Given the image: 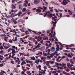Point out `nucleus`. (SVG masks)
Listing matches in <instances>:
<instances>
[{
	"label": "nucleus",
	"mask_w": 75,
	"mask_h": 75,
	"mask_svg": "<svg viewBox=\"0 0 75 75\" xmlns=\"http://www.w3.org/2000/svg\"><path fill=\"white\" fill-rule=\"evenodd\" d=\"M56 46L57 47V48H59V45H56Z\"/></svg>",
	"instance_id": "nucleus-53"
},
{
	"label": "nucleus",
	"mask_w": 75,
	"mask_h": 75,
	"mask_svg": "<svg viewBox=\"0 0 75 75\" xmlns=\"http://www.w3.org/2000/svg\"><path fill=\"white\" fill-rule=\"evenodd\" d=\"M3 52H4V51L3 50H1L0 51V54H2Z\"/></svg>",
	"instance_id": "nucleus-40"
},
{
	"label": "nucleus",
	"mask_w": 75,
	"mask_h": 75,
	"mask_svg": "<svg viewBox=\"0 0 75 75\" xmlns=\"http://www.w3.org/2000/svg\"><path fill=\"white\" fill-rule=\"evenodd\" d=\"M44 56H45V57H46L47 55V53H45V54H44Z\"/></svg>",
	"instance_id": "nucleus-60"
},
{
	"label": "nucleus",
	"mask_w": 75,
	"mask_h": 75,
	"mask_svg": "<svg viewBox=\"0 0 75 75\" xmlns=\"http://www.w3.org/2000/svg\"><path fill=\"white\" fill-rule=\"evenodd\" d=\"M40 37H41V36H39L38 37L36 36L35 37V39H37L38 38H39Z\"/></svg>",
	"instance_id": "nucleus-21"
},
{
	"label": "nucleus",
	"mask_w": 75,
	"mask_h": 75,
	"mask_svg": "<svg viewBox=\"0 0 75 75\" xmlns=\"http://www.w3.org/2000/svg\"><path fill=\"white\" fill-rule=\"evenodd\" d=\"M51 33H49V37H50L51 35Z\"/></svg>",
	"instance_id": "nucleus-62"
},
{
	"label": "nucleus",
	"mask_w": 75,
	"mask_h": 75,
	"mask_svg": "<svg viewBox=\"0 0 75 75\" xmlns=\"http://www.w3.org/2000/svg\"><path fill=\"white\" fill-rule=\"evenodd\" d=\"M18 61H19V60H16L15 61V62L16 63H17V62H18Z\"/></svg>",
	"instance_id": "nucleus-63"
},
{
	"label": "nucleus",
	"mask_w": 75,
	"mask_h": 75,
	"mask_svg": "<svg viewBox=\"0 0 75 75\" xmlns=\"http://www.w3.org/2000/svg\"><path fill=\"white\" fill-rule=\"evenodd\" d=\"M17 37H15V40H13V41H17Z\"/></svg>",
	"instance_id": "nucleus-28"
},
{
	"label": "nucleus",
	"mask_w": 75,
	"mask_h": 75,
	"mask_svg": "<svg viewBox=\"0 0 75 75\" xmlns=\"http://www.w3.org/2000/svg\"><path fill=\"white\" fill-rule=\"evenodd\" d=\"M54 62H55L54 61H52L51 62L50 64H54Z\"/></svg>",
	"instance_id": "nucleus-34"
},
{
	"label": "nucleus",
	"mask_w": 75,
	"mask_h": 75,
	"mask_svg": "<svg viewBox=\"0 0 75 75\" xmlns=\"http://www.w3.org/2000/svg\"><path fill=\"white\" fill-rule=\"evenodd\" d=\"M43 8H44V10H47V7H46L45 6H43Z\"/></svg>",
	"instance_id": "nucleus-54"
},
{
	"label": "nucleus",
	"mask_w": 75,
	"mask_h": 75,
	"mask_svg": "<svg viewBox=\"0 0 75 75\" xmlns=\"http://www.w3.org/2000/svg\"><path fill=\"white\" fill-rule=\"evenodd\" d=\"M35 48H40V46L38 45H37L35 47Z\"/></svg>",
	"instance_id": "nucleus-31"
},
{
	"label": "nucleus",
	"mask_w": 75,
	"mask_h": 75,
	"mask_svg": "<svg viewBox=\"0 0 75 75\" xmlns=\"http://www.w3.org/2000/svg\"><path fill=\"white\" fill-rule=\"evenodd\" d=\"M22 5H20L19 6V9H21V6Z\"/></svg>",
	"instance_id": "nucleus-36"
},
{
	"label": "nucleus",
	"mask_w": 75,
	"mask_h": 75,
	"mask_svg": "<svg viewBox=\"0 0 75 75\" xmlns=\"http://www.w3.org/2000/svg\"><path fill=\"white\" fill-rule=\"evenodd\" d=\"M3 64H0V67H3Z\"/></svg>",
	"instance_id": "nucleus-38"
},
{
	"label": "nucleus",
	"mask_w": 75,
	"mask_h": 75,
	"mask_svg": "<svg viewBox=\"0 0 75 75\" xmlns=\"http://www.w3.org/2000/svg\"><path fill=\"white\" fill-rule=\"evenodd\" d=\"M4 35L2 34L0 35L1 37H6V35L5 34H4Z\"/></svg>",
	"instance_id": "nucleus-22"
},
{
	"label": "nucleus",
	"mask_w": 75,
	"mask_h": 75,
	"mask_svg": "<svg viewBox=\"0 0 75 75\" xmlns=\"http://www.w3.org/2000/svg\"><path fill=\"white\" fill-rule=\"evenodd\" d=\"M24 2L25 3L23 4V6H25V7H27V6L28 5V1L27 0H25Z\"/></svg>",
	"instance_id": "nucleus-2"
},
{
	"label": "nucleus",
	"mask_w": 75,
	"mask_h": 75,
	"mask_svg": "<svg viewBox=\"0 0 75 75\" xmlns=\"http://www.w3.org/2000/svg\"><path fill=\"white\" fill-rule=\"evenodd\" d=\"M62 13H59V15H60V18H61V17H62Z\"/></svg>",
	"instance_id": "nucleus-27"
},
{
	"label": "nucleus",
	"mask_w": 75,
	"mask_h": 75,
	"mask_svg": "<svg viewBox=\"0 0 75 75\" xmlns=\"http://www.w3.org/2000/svg\"><path fill=\"white\" fill-rule=\"evenodd\" d=\"M62 49H63V47H60V48L59 47V50H62Z\"/></svg>",
	"instance_id": "nucleus-58"
},
{
	"label": "nucleus",
	"mask_w": 75,
	"mask_h": 75,
	"mask_svg": "<svg viewBox=\"0 0 75 75\" xmlns=\"http://www.w3.org/2000/svg\"><path fill=\"white\" fill-rule=\"evenodd\" d=\"M70 63L72 64H74V62H73V61H72V59H71L70 60Z\"/></svg>",
	"instance_id": "nucleus-18"
},
{
	"label": "nucleus",
	"mask_w": 75,
	"mask_h": 75,
	"mask_svg": "<svg viewBox=\"0 0 75 75\" xmlns=\"http://www.w3.org/2000/svg\"><path fill=\"white\" fill-rule=\"evenodd\" d=\"M0 74H1V75H4V74H3V73L1 72H0Z\"/></svg>",
	"instance_id": "nucleus-64"
},
{
	"label": "nucleus",
	"mask_w": 75,
	"mask_h": 75,
	"mask_svg": "<svg viewBox=\"0 0 75 75\" xmlns=\"http://www.w3.org/2000/svg\"><path fill=\"white\" fill-rule=\"evenodd\" d=\"M38 67L37 68H41V66L40 65H39L38 66Z\"/></svg>",
	"instance_id": "nucleus-56"
},
{
	"label": "nucleus",
	"mask_w": 75,
	"mask_h": 75,
	"mask_svg": "<svg viewBox=\"0 0 75 75\" xmlns=\"http://www.w3.org/2000/svg\"><path fill=\"white\" fill-rule=\"evenodd\" d=\"M26 11V8H23L22 11V12L23 13H24V12H25Z\"/></svg>",
	"instance_id": "nucleus-14"
},
{
	"label": "nucleus",
	"mask_w": 75,
	"mask_h": 75,
	"mask_svg": "<svg viewBox=\"0 0 75 75\" xmlns=\"http://www.w3.org/2000/svg\"><path fill=\"white\" fill-rule=\"evenodd\" d=\"M65 71H66L67 72H69V69L67 68L66 69H65Z\"/></svg>",
	"instance_id": "nucleus-32"
},
{
	"label": "nucleus",
	"mask_w": 75,
	"mask_h": 75,
	"mask_svg": "<svg viewBox=\"0 0 75 75\" xmlns=\"http://www.w3.org/2000/svg\"><path fill=\"white\" fill-rule=\"evenodd\" d=\"M39 54H40V55H42V52H40Z\"/></svg>",
	"instance_id": "nucleus-43"
},
{
	"label": "nucleus",
	"mask_w": 75,
	"mask_h": 75,
	"mask_svg": "<svg viewBox=\"0 0 75 75\" xmlns=\"http://www.w3.org/2000/svg\"><path fill=\"white\" fill-rule=\"evenodd\" d=\"M43 68H44V69H47V67L45 66H44V67H43Z\"/></svg>",
	"instance_id": "nucleus-48"
},
{
	"label": "nucleus",
	"mask_w": 75,
	"mask_h": 75,
	"mask_svg": "<svg viewBox=\"0 0 75 75\" xmlns=\"http://www.w3.org/2000/svg\"><path fill=\"white\" fill-rule=\"evenodd\" d=\"M16 6H15V5H13V6H12V9H14V8H16Z\"/></svg>",
	"instance_id": "nucleus-29"
},
{
	"label": "nucleus",
	"mask_w": 75,
	"mask_h": 75,
	"mask_svg": "<svg viewBox=\"0 0 75 75\" xmlns=\"http://www.w3.org/2000/svg\"><path fill=\"white\" fill-rule=\"evenodd\" d=\"M33 42H35L36 41V40H35V39L33 38Z\"/></svg>",
	"instance_id": "nucleus-57"
},
{
	"label": "nucleus",
	"mask_w": 75,
	"mask_h": 75,
	"mask_svg": "<svg viewBox=\"0 0 75 75\" xmlns=\"http://www.w3.org/2000/svg\"><path fill=\"white\" fill-rule=\"evenodd\" d=\"M63 74H65V75H66L67 74V72H65V71H63Z\"/></svg>",
	"instance_id": "nucleus-41"
},
{
	"label": "nucleus",
	"mask_w": 75,
	"mask_h": 75,
	"mask_svg": "<svg viewBox=\"0 0 75 75\" xmlns=\"http://www.w3.org/2000/svg\"><path fill=\"white\" fill-rule=\"evenodd\" d=\"M50 13H51V12H50V11H48L47 12H46L45 13H44V14H45V15H46L47 16V15H48L47 14H50Z\"/></svg>",
	"instance_id": "nucleus-9"
},
{
	"label": "nucleus",
	"mask_w": 75,
	"mask_h": 75,
	"mask_svg": "<svg viewBox=\"0 0 75 75\" xmlns=\"http://www.w3.org/2000/svg\"><path fill=\"white\" fill-rule=\"evenodd\" d=\"M26 73L28 74H30V71H26Z\"/></svg>",
	"instance_id": "nucleus-61"
},
{
	"label": "nucleus",
	"mask_w": 75,
	"mask_h": 75,
	"mask_svg": "<svg viewBox=\"0 0 75 75\" xmlns=\"http://www.w3.org/2000/svg\"><path fill=\"white\" fill-rule=\"evenodd\" d=\"M5 44V43H3V47H4L5 49H8L9 47H10V45H8V46H6L5 45L4 46V45Z\"/></svg>",
	"instance_id": "nucleus-4"
},
{
	"label": "nucleus",
	"mask_w": 75,
	"mask_h": 75,
	"mask_svg": "<svg viewBox=\"0 0 75 75\" xmlns=\"http://www.w3.org/2000/svg\"><path fill=\"white\" fill-rule=\"evenodd\" d=\"M56 72H57V71H53L52 72V74H54V73H55H55H56Z\"/></svg>",
	"instance_id": "nucleus-52"
},
{
	"label": "nucleus",
	"mask_w": 75,
	"mask_h": 75,
	"mask_svg": "<svg viewBox=\"0 0 75 75\" xmlns=\"http://www.w3.org/2000/svg\"><path fill=\"white\" fill-rule=\"evenodd\" d=\"M19 54H20V56H21V55H25V53L24 52H23V53L20 52Z\"/></svg>",
	"instance_id": "nucleus-13"
},
{
	"label": "nucleus",
	"mask_w": 75,
	"mask_h": 75,
	"mask_svg": "<svg viewBox=\"0 0 75 75\" xmlns=\"http://www.w3.org/2000/svg\"><path fill=\"white\" fill-rule=\"evenodd\" d=\"M56 60H57V62H60V61H59V59H58V58H57V59H56Z\"/></svg>",
	"instance_id": "nucleus-33"
},
{
	"label": "nucleus",
	"mask_w": 75,
	"mask_h": 75,
	"mask_svg": "<svg viewBox=\"0 0 75 75\" xmlns=\"http://www.w3.org/2000/svg\"><path fill=\"white\" fill-rule=\"evenodd\" d=\"M4 14H5V16L7 18H10V16L8 15L7 16V14H6V13H4Z\"/></svg>",
	"instance_id": "nucleus-11"
},
{
	"label": "nucleus",
	"mask_w": 75,
	"mask_h": 75,
	"mask_svg": "<svg viewBox=\"0 0 75 75\" xmlns=\"http://www.w3.org/2000/svg\"><path fill=\"white\" fill-rule=\"evenodd\" d=\"M55 24V22H54L53 21H52V24Z\"/></svg>",
	"instance_id": "nucleus-44"
},
{
	"label": "nucleus",
	"mask_w": 75,
	"mask_h": 75,
	"mask_svg": "<svg viewBox=\"0 0 75 75\" xmlns=\"http://www.w3.org/2000/svg\"><path fill=\"white\" fill-rule=\"evenodd\" d=\"M40 2V0H35L34 3H35L36 4H38V3H39Z\"/></svg>",
	"instance_id": "nucleus-6"
},
{
	"label": "nucleus",
	"mask_w": 75,
	"mask_h": 75,
	"mask_svg": "<svg viewBox=\"0 0 75 75\" xmlns=\"http://www.w3.org/2000/svg\"><path fill=\"white\" fill-rule=\"evenodd\" d=\"M25 34H29V32L28 31H26L25 32Z\"/></svg>",
	"instance_id": "nucleus-30"
},
{
	"label": "nucleus",
	"mask_w": 75,
	"mask_h": 75,
	"mask_svg": "<svg viewBox=\"0 0 75 75\" xmlns=\"http://www.w3.org/2000/svg\"><path fill=\"white\" fill-rule=\"evenodd\" d=\"M40 40H42V37L40 36V37L39 38Z\"/></svg>",
	"instance_id": "nucleus-46"
},
{
	"label": "nucleus",
	"mask_w": 75,
	"mask_h": 75,
	"mask_svg": "<svg viewBox=\"0 0 75 75\" xmlns=\"http://www.w3.org/2000/svg\"><path fill=\"white\" fill-rule=\"evenodd\" d=\"M27 57H30V55H29V54L28 53L26 55Z\"/></svg>",
	"instance_id": "nucleus-59"
},
{
	"label": "nucleus",
	"mask_w": 75,
	"mask_h": 75,
	"mask_svg": "<svg viewBox=\"0 0 75 75\" xmlns=\"http://www.w3.org/2000/svg\"><path fill=\"white\" fill-rule=\"evenodd\" d=\"M25 61H26V62L27 63H29V61H28V60H27V59H26L25 60Z\"/></svg>",
	"instance_id": "nucleus-51"
},
{
	"label": "nucleus",
	"mask_w": 75,
	"mask_h": 75,
	"mask_svg": "<svg viewBox=\"0 0 75 75\" xmlns=\"http://www.w3.org/2000/svg\"><path fill=\"white\" fill-rule=\"evenodd\" d=\"M24 71H22L21 72V74H22V75H24V74H25V73H24Z\"/></svg>",
	"instance_id": "nucleus-45"
},
{
	"label": "nucleus",
	"mask_w": 75,
	"mask_h": 75,
	"mask_svg": "<svg viewBox=\"0 0 75 75\" xmlns=\"http://www.w3.org/2000/svg\"><path fill=\"white\" fill-rule=\"evenodd\" d=\"M4 48H3V46L1 45L0 47V49L1 50H3V49H4Z\"/></svg>",
	"instance_id": "nucleus-17"
},
{
	"label": "nucleus",
	"mask_w": 75,
	"mask_h": 75,
	"mask_svg": "<svg viewBox=\"0 0 75 75\" xmlns=\"http://www.w3.org/2000/svg\"><path fill=\"white\" fill-rule=\"evenodd\" d=\"M56 51H59V47H56Z\"/></svg>",
	"instance_id": "nucleus-19"
},
{
	"label": "nucleus",
	"mask_w": 75,
	"mask_h": 75,
	"mask_svg": "<svg viewBox=\"0 0 75 75\" xmlns=\"http://www.w3.org/2000/svg\"><path fill=\"white\" fill-rule=\"evenodd\" d=\"M48 17H51L52 16V13H50V14H48L47 16Z\"/></svg>",
	"instance_id": "nucleus-12"
},
{
	"label": "nucleus",
	"mask_w": 75,
	"mask_h": 75,
	"mask_svg": "<svg viewBox=\"0 0 75 75\" xmlns=\"http://www.w3.org/2000/svg\"><path fill=\"white\" fill-rule=\"evenodd\" d=\"M46 65H47L48 67L49 66H50V63H47L46 64Z\"/></svg>",
	"instance_id": "nucleus-35"
},
{
	"label": "nucleus",
	"mask_w": 75,
	"mask_h": 75,
	"mask_svg": "<svg viewBox=\"0 0 75 75\" xmlns=\"http://www.w3.org/2000/svg\"><path fill=\"white\" fill-rule=\"evenodd\" d=\"M22 14V12L21 11H20L18 13V15H19L20 16V15Z\"/></svg>",
	"instance_id": "nucleus-24"
},
{
	"label": "nucleus",
	"mask_w": 75,
	"mask_h": 75,
	"mask_svg": "<svg viewBox=\"0 0 75 75\" xmlns=\"http://www.w3.org/2000/svg\"><path fill=\"white\" fill-rule=\"evenodd\" d=\"M11 48H10L8 50V52H9L10 51H11Z\"/></svg>",
	"instance_id": "nucleus-47"
},
{
	"label": "nucleus",
	"mask_w": 75,
	"mask_h": 75,
	"mask_svg": "<svg viewBox=\"0 0 75 75\" xmlns=\"http://www.w3.org/2000/svg\"><path fill=\"white\" fill-rule=\"evenodd\" d=\"M32 32H33L35 34H36L38 35H40L38 34V32H36L35 31H32Z\"/></svg>",
	"instance_id": "nucleus-15"
},
{
	"label": "nucleus",
	"mask_w": 75,
	"mask_h": 75,
	"mask_svg": "<svg viewBox=\"0 0 75 75\" xmlns=\"http://www.w3.org/2000/svg\"><path fill=\"white\" fill-rule=\"evenodd\" d=\"M24 44H28V42H24Z\"/></svg>",
	"instance_id": "nucleus-55"
},
{
	"label": "nucleus",
	"mask_w": 75,
	"mask_h": 75,
	"mask_svg": "<svg viewBox=\"0 0 75 75\" xmlns=\"http://www.w3.org/2000/svg\"><path fill=\"white\" fill-rule=\"evenodd\" d=\"M4 58V57H3V56H1V55H0V59L1 60V61H3Z\"/></svg>",
	"instance_id": "nucleus-10"
},
{
	"label": "nucleus",
	"mask_w": 75,
	"mask_h": 75,
	"mask_svg": "<svg viewBox=\"0 0 75 75\" xmlns=\"http://www.w3.org/2000/svg\"><path fill=\"white\" fill-rule=\"evenodd\" d=\"M26 70V69H23V71L24 72H25V71H26V70Z\"/></svg>",
	"instance_id": "nucleus-42"
},
{
	"label": "nucleus",
	"mask_w": 75,
	"mask_h": 75,
	"mask_svg": "<svg viewBox=\"0 0 75 75\" xmlns=\"http://www.w3.org/2000/svg\"><path fill=\"white\" fill-rule=\"evenodd\" d=\"M11 62L12 64H14L15 62L13 60L11 61Z\"/></svg>",
	"instance_id": "nucleus-26"
},
{
	"label": "nucleus",
	"mask_w": 75,
	"mask_h": 75,
	"mask_svg": "<svg viewBox=\"0 0 75 75\" xmlns=\"http://www.w3.org/2000/svg\"><path fill=\"white\" fill-rule=\"evenodd\" d=\"M30 58L32 60H35V58L34 57H31Z\"/></svg>",
	"instance_id": "nucleus-20"
},
{
	"label": "nucleus",
	"mask_w": 75,
	"mask_h": 75,
	"mask_svg": "<svg viewBox=\"0 0 75 75\" xmlns=\"http://www.w3.org/2000/svg\"><path fill=\"white\" fill-rule=\"evenodd\" d=\"M15 17L14 13H11L10 16V17H11L12 18H13V17Z\"/></svg>",
	"instance_id": "nucleus-7"
},
{
	"label": "nucleus",
	"mask_w": 75,
	"mask_h": 75,
	"mask_svg": "<svg viewBox=\"0 0 75 75\" xmlns=\"http://www.w3.org/2000/svg\"><path fill=\"white\" fill-rule=\"evenodd\" d=\"M39 62H40V61H39V60L37 59L36 60V61H35V63L37 64V65H38Z\"/></svg>",
	"instance_id": "nucleus-8"
},
{
	"label": "nucleus",
	"mask_w": 75,
	"mask_h": 75,
	"mask_svg": "<svg viewBox=\"0 0 75 75\" xmlns=\"http://www.w3.org/2000/svg\"><path fill=\"white\" fill-rule=\"evenodd\" d=\"M70 65H71V64L70 63H68L67 64V66L68 67H69Z\"/></svg>",
	"instance_id": "nucleus-25"
},
{
	"label": "nucleus",
	"mask_w": 75,
	"mask_h": 75,
	"mask_svg": "<svg viewBox=\"0 0 75 75\" xmlns=\"http://www.w3.org/2000/svg\"><path fill=\"white\" fill-rule=\"evenodd\" d=\"M38 33L39 34H42V32H41L39 31L38 32Z\"/></svg>",
	"instance_id": "nucleus-50"
},
{
	"label": "nucleus",
	"mask_w": 75,
	"mask_h": 75,
	"mask_svg": "<svg viewBox=\"0 0 75 75\" xmlns=\"http://www.w3.org/2000/svg\"><path fill=\"white\" fill-rule=\"evenodd\" d=\"M18 52V51L16 52V51H15V50H14V51H13L12 52V54H13V56H14L15 55H16V54H16V53H17Z\"/></svg>",
	"instance_id": "nucleus-5"
},
{
	"label": "nucleus",
	"mask_w": 75,
	"mask_h": 75,
	"mask_svg": "<svg viewBox=\"0 0 75 75\" xmlns=\"http://www.w3.org/2000/svg\"><path fill=\"white\" fill-rule=\"evenodd\" d=\"M38 8L36 9V12H39V13H40L41 12V10H42L43 8H41L40 7H38Z\"/></svg>",
	"instance_id": "nucleus-1"
},
{
	"label": "nucleus",
	"mask_w": 75,
	"mask_h": 75,
	"mask_svg": "<svg viewBox=\"0 0 75 75\" xmlns=\"http://www.w3.org/2000/svg\"><path fill=\"white\" fill-rule=\"evenodd\" d=\"M54 10L55 11V12H56V13H58V12H59V11H58L57 10V9H55Z\"/></svg>",
	"instance_id": "nucleus-37"
},
{
	"label": "nucleus",
	"mask_w": 75,
	"mask_h": 75,
	"mask_svg": "<svg viewBox=\"0 0 75 75\" xmlns=\"http://www.w3.org/2000/svg\"><path fill=\"white\" fill-rule=\"evenodd\" d=\"M61 4L64 6H65L66 4H68V2L66 0H64L63 2H62Z\"/></svg>",
	"instance_id": "nucleus-3"
},
{
	"label": "nucleus",
	"mask_w": 75,
	"mask_h": 75,
	"mask_svg": "<svg viewBox=\"0 0 75 75\" xmlns=\"http://www.w3.org/2000/svg\"><path fill=\"white\" fill-rule=\"evenodd\" d=\"M26 14V12H25L24 13H23L21 15V17H22V16H24L25 14Z\"/></svg>",
	"instance_id": "nucleus-23"
},
{
	"label": "nucleus",
	"mask_w": 75,
	"mask_h": 75,
	"mask_svg": "<svg viewBox=\"0 0 75 75\" xmlns=\"http://www.w3.org/2000/svg\"><path fill=\"white\" fill-rule=\"evenodd\" d=\"M66 66V64H65L64 63L62 64V66Z\"/></svg>",
	"instance_id": "nucleus-49"
},
{
	"label": "nucleus",
	"mask_w": 75,
	"mask_h": 75,
	"mask_svg": "<svg viewBox=\"0 0 75 75\" xmlns=\"http://www.w3.org/2000/svg\"><path fill=\"white\" fill-rule=\"evenodd\" d=\"M67 57H70V58H72V57L70 54H67Z\"/></svg>",
	"instance_id": "nucleus-16"
},
{
	"label": "nucleus",
	"mask_w": 75,
	"mask_h": 75,
	"mask_svg": "<svg viewBox=\"0 0 75 75\" xmlns=\"http://www.w3.org/2000/svg\"><path fill=\"white\" fill-rule=\"evenodd\" d=\"M1 72H2V73H5V74H6V72L4 71H3V70H1Z\"/></svg>",
	"instance_id": "nucleus-39"
}]
</instances>
